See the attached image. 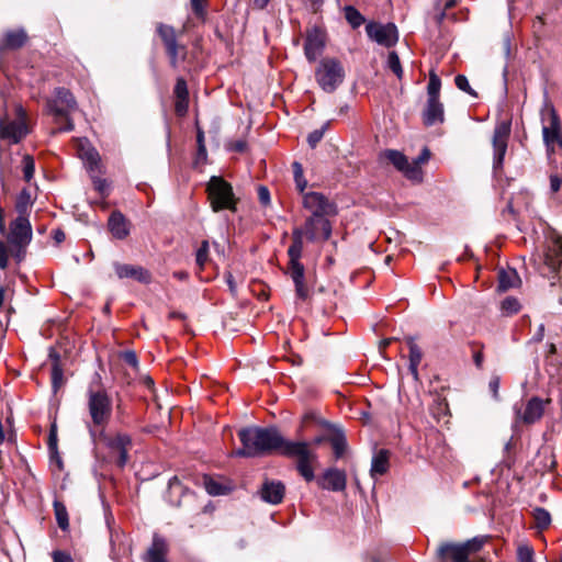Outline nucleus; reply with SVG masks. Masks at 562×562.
I'll return each mask as SVG.
<instances>
[{
    "mask_svg": "<svg viewBox=\"0 0 562 562\" xmlns=\"http://www.w3.org/2000/svg\"><path fill=\"white\" fill-rule=\"evenodd\" d=\"M189 108V99H177L175 110L176 113L180 116L187 114Z\"/></svg>",
    "mask_w": 562,
    "mask_h": 562,
    "instance_id": "nucleus-53",
    "label": "nucleus"
},
{
    "mask_svg": "<svg viewBox=\"0 0 562 562\" xmlns=\"http://www.w3.org/2000/svg\"><path fill=\"white\" fill-rule=\"evenodd\" d=\"M315 77L324 91L333 92L342 82L345 72L338 60L327 58L319 63Z\"/></svg>",
    "mask_w": 562,
    "mask_h": 562,
    "instance_id": "nucleus-7",
    "label": "nucleus"
},
{
    "mask_svg": "<svg viewBox=\"0 0 562 562\" xmlns=\"http://www.w3.org/2000/svg\"><path fill=\"white\" fill-rule=\"evenodd\" d=\"M533 517L537 527L540 529H546L551 524V516L544 508H536L533 512Z\"/></svg>",
    "mask_w": 562,
    "mask_h": 562,
    "instance_id": "nucleus-38",
    "label": "nucleus"
},
{
    "mask_svg": "<svg viewBox=\"0 0 562 562\" xmlns=\"http://www.w3.org/2000/svg\"><path fill=\"white\" fill-rule=\"evenodd\" d=\"M79 156L85 161L88 170L91 173L100 171V155L89 144L80 145Z\"/></svg>",
    "mask_w": 562,
    "mask_h": 562,
    "instance_id": "nucleus-27",
    "label": "nucleus"
},
{
    "mask_svg": "<svg viewBox=\"0 0 562 562\" xmlns=\"http://www.w3.org/2000/svg\"><path fill=\"white\" fill-rule=\"evenodd\" d=\"M443 119V104L439 100L428 99L423 113L425 125L432 126L437 123H442Z\"/></svg>",
    "mask_w": 562,
    "mask_h": 562,
    "instance_id": "nucleus-22",
    "label": "nucleus"
},
{
    "mask_svg": "<svg viewBox=\"0 0 562 562\" xmlns=\"http://www.w3.org/2000/svg\"><path fill=\"white\" fill-rule=\"evenodd\" d=\"M502 312L505 315H514L521 308L520 302L514 296H507L502 301Z\"/></svg>",
    "mask_w": 562,
    "mask_h": 562,
    "instance_id": "nucleus-35",
    "label": "nucleus"
},
{
    "mask_svg": "<svg viewBox=\"0 0 562 562\" xmlns=\"http://www.w3.org/2000/svg\"><path fill=\"white\" fill-rule=\"evenodd\" d=\"M122 358L125 361V363L133 368H136L138 366L137 356L134 351L127 350L123 352Z\"/></svg>",
    "mask_w": 562,
    "mask_h": 562,
    "instance_id": "nucleus-55",
    "label": "nucleus"
},
{
    "mask_svg": "<svg viewBox=\"0 0 562 562\" xmlns=\"http://www.w3.org/2000/svg\"><path fill=\"white\" fill-rule=\"evenodd\" d=\"M48 448H49L52 454L57 453V432H56L55 425L52 426L50 431H49Z\"/></svg>",
    "mask_w": 562,
    "mask_h": 562,
    "instance_id": "nucleus-54",
    "label": "nucleus"
},
{
    "mask_svg": "<svg viewBox=\"0 0 562 562\" xmlns=\"http://www.w3.org/2000/svg\"><path fill=\"white\" fill-rule=\"evenodd\" d=\"M99 437L103 439L105 446L111 453L117 454L115 463L119 468H124L128 461V450L132 447V438L127 434L117 432L113 437H108L103 430L99 432Z\"/></svg>",
    "mask_w": 562,
    "mask_h": 562,
    "instance_id": "nucleus-11",
    "label": "nucleus"
},
{
    "mask_svg": "<svg viewBox=\"0 0 562 562\" xmlns=\"http://www.w3.org/2000/svg\"><path fill=\"white\" fill-rule=\"evenodd\" d=\"M108 227L112 236L116 239H124L130 234V222L120 211L111 213Z\"/></svg>",
    "mask_w": 562,
    "mask_h": 562,
    "instance_id": "nucleus-20",
    "label": "nucleus"
},
{
    "mask_svg": "<svg viewBox=\"0 0 562 562\" xmlns=\"http://www.w3.org/2000/svg\"><path fill=\"white\" fill-rule=\"evenodd\" d=\"M91 178L93 180V184H94V188L95 190L104 195L106 193V190H108V183H106V180L105 179H102V178H99L94 175L91 173Z\"/></svg>",
    "mask_w": 562,
    "mask_h": 562,
    "instance_id": "nucleus-52",
    "label": "nucleus"
},
{
    "mask_svg": "<svg viewBox=\"0 0 562 562\" xmlns=\"http://www.w3.org/2000/svg\"><path fill=\"white\" fill-rule=\"evenodd\" d=\"M52 380H53V386L56 390L59 386V384L61 383V380H63V371L57 366L53 367Z\"/></svg>",
    "mask_w": 562,
    "mask_h": 562,
    "instance_id": "nucleus-56",
    "label": "nucleus"
},
{
    "mask_svg": "<svg viewBox=\"0 0 562 562\" xmlns=\"http://www.w3.org/2000/svg\"><path fill=\"white\" fill-rule=\"evenodd\" d=\"M168 544L166 540L155 535L153 538L151 546L148 548L144 561L145 562H168L167 561Z\"/></svg>",
    "mask_w": 562,
    "mask_h": 562,
    "instance_id": "nucleus-21",
    "label": "nucleus"
},
{
    "mask_svg": "<svg viewBox=\"0 0 562 562\" xmlns=\"http://www.w3.org/2000/svg\"><path fill=\"white\" fill-rule=\"evenodd\" d=\"M487 537H474L462 543L442 542L436 551L441 562H467L469 557L482 549Z\"/></svg>",
    "mask_w": 562,
    "mask_h": 562,
    "instance_id": "nucleus-6",
    "label": "nucleus"
},
{
    "mask_svg": "<svg viewBox=\"0 0 562 562\" xmlns=\"http://www.w3.org/2000/svg\"><path fill=\"white\" fill-rule=\"evenodd\" d=\"M430 158V151L428 148H424L422 150V153L418 155V157L416 159H414L413 161H411V164H417V166H422V164H425L429 160Z\"/></svg>",
    "mask_w": 562,
    "mask_h": 562,
    "instance_id": "nucleus-58",
    "label": "nucleus"
},
{
    "mask_svg": "<svg viewBox=\"0 0 562 562\" xmlns=\"http://www.w3.org/2000/svg\"><path fill=\"white\" fill-rule=\"evenodd\" d=\"M209 199L214 212L233 209V189L220 177H212L207 183Z\"/></svg>",
    "mask_w": 562,
    "mask_h": 562,
    "instance_id": "nucleus-8",
    "label": "nucleus"
},
{
    "mask_svg": "<svg viewBox=\"0 0 562 562\" xmlns=\"http://www.w3.org/2000/svg\"><path fill=\"white\" fill-rule=\"evenodd\" d=\"M114 269L120 279L131 278L145 283L150 279L148 271L138 266L114 263Z\"/></svg>",
    "mask_w": 562,
    "mask_h": 562,
    "instance_id": "nucleus-23",
    "label": "nucleus"
},
{
    "mask_svg": "<svg viewBox=\"0 0 562 562\" xmlns=\"http://www.w3.org/2000/svg\"><path fill=\"white\" fill-rule=\"evenodd\" d=\"M30 204H31L30 193L26 190H23L16 200L15 209L20 215H24V213L26 212Z\"/></svg>",
    "mask_w": 562,
    "mask_h": 562,
    "instance_id": "nucleus-44",
    "label": "nucleus"
},
{
    "mask_svg": "<svg viewBox=\"0 0 562 562\" xmlns=\"http://www.w3.org/2000/svg\"><path fill=\"white\" fill-rule=\"evenodd\" d=\"M283 454L294 459L296 471L306 482L315 479L314 464L317 462V456L310 450L307 443L283 439Z\"/></svg>",
    "mask_w": 562,
    "mask_h": 562,
    "instance_id": "nucleus-5",
    "label": "nucleus"
},
{
    "mask_svg": "<svg viewBox=\"0 0 562 562\" xmlns=\"http://www.w3.org/2000/svg\"><path fill=\"white\" fill-rule=\"evenodd\" d=\"M88 411L91 417L89 432L93 441H95V428H103L109 423L112 414V401L104 390L88 391Z\"/></svg>",
    "mask_w": 562,
    "mask_h": 562,
    "instance_id": "nucleus-3",
    "label": "nucleus"
},
{
    "mask_svg": "<svg viewBox=\"0 0 562 562\" xmlns=\"http://www.w3.org/2000/svg\"><path fill=\"white\" fill-rule=\"evenodd\" d=\"M368 37L386 48L393 47L398 41V31L394 23H380L371 21L366 25Z\"/></svg>",
    "mask_w": 562,
    "mask_h": 562,
    "instance_id": "nucleus-9",
    "label": "nucleus"
},
{
    "mask_svg": "<svg viewBox=\"0 0 562 562\" xmlns=\"http://www.w3.org/2000/svg\"><path fill=\"white\" fill-rule=\"evenodd\" d=\"M498 285L501 292H506L510 289L518 288L521 284L519 274L515 269H501L498 271Z\"/></svg>",
    "mask_w": 562,
    "mask_h": 562,
    "instance_id": "nucleus-26",
    "label": "nucleus"
},
{
    "mask_svg": "<svg viewBox=\"0 0 562 562\" xmlns=\"http://www.w3.org/2000/svg\"><path fill=\"white\" fill-rule=\"evenodd\" d=\"M380 158L392 164L407 179L416 182H420L423 180L422 167L417 166V164H411L403 153L395 149H386L381 153Z\"/></svg>",
    "mask_w": 562,
    "mask_h": 562,
    "instance_id": "nucleus-10",
    "label": "nucleus"
},
{
    "mask_svg": "<svg viewBox=\"0 0 562 562\" xmlns=\"http://www.w3.org/2000/svg\"><path fill=\"white\" fill-rule=\"evenodd\" d=\"M204 487L207 494L212 496L227 495L233 490L228 483L222 482L210 476L204 477Z\"/></svg>",
    "mask_w": 562,
    "mask_h": 562,
    "instance_id": "nucleus-30",
    "label": "nucleus"
},
{
    "mask_svg": "<svg viewBox=\"0 0 562 562\" xmlns=\"http://www.w3.org/2000/svg\"><path fill=\"white\" fill-rule=\"evenodd\" d=\"M16 113L19 119L15 121L4 122L0 120V138L8 139L13 144L19 143L27 134L23 108L18 106Z\"/></svg>",
    "mask_w": 562,
    "mask_h": 562,
    "instance_id": "nucleus-13",
    "label": "nucleus"
},
{
    "mask_svg": "<svg viewBox=\"0 0 562 562\" xmlns=\"http://www.w3.org/2000/svg\"><path fill=\"white\" fill-rule=\"evenodd\" d=\"M550 191L557 193L562 186V178L558 175H550Z\"/></svg>",
    "mask_w": 562,
    "mask_h": 562,
    "instance_id": "nucleus-57",
    "label": "nucleus"
},
{
    "mask_svg": "<svg viewBox=\"0 0 562 562\" xmlns=\"http://www.w3.org/2000/svg\"><path fill=\"white\" fill-rule=\"evenodd\" d=\"M407 345L409 348V371L415 380L418 379V366L420 364L423 352L420 348L415 342L414 338L409 337L407 339Z\"/></svg>",
    "mask_w": 562,
    "mask_h": 562,
    "instance_id": "nucleus-31",
    "label": "nucleus"
},
{
    "mask_svg": "<svg viewBox=\"0 0 562 562\" xmlns=\"http://www.w3.org/2000/svg\"><path fill=\"white\" fill-rule=\"evenodd\" d=\"M319 487L333 492H341L347 485V475L345 471L329 468L317 479Z\"/></svg>",
    "mask_w": 562,
    "mask_h": 562,
    "instance_id": "nucleus-16",
    "label": "nucleus"
},
{
    "mask_svg": "<svg viewBox=\"0 0 562 562\" xmlns=\"http://www.w3.org/2000/svg\"><path fill=\"white\" fill-rule=\"evenodd\" d=\"M331 447L335 453L336 459H339L345 453L346 449V440L344 437L337 436L331 439Z\"/></svg>",
    "mask_w": 562,
    "mask_h": 562,
    "instance_id": "nucleus-46",
    "label": "nucleus"
},
{
    "mask_svg": "<svg viewBox=\"0 0 562 562\" xmlns=\"http://www.w3.org/2000/svg\"><path fill=\"white\" fill-rule=\"evenodd\" d=\"M8 267V254L4 243L0 240V268L4 270Z\"/></svg>",
    "mask_w": 562,
    "mask_h": 562,
    "instance_id": "nucleus-60",
    "label": "nucleus"
},
{
    "mask_svg": "<svg viewBox=\"0 0 562 562\" xmlns=\"http://www.w3.org/2000/svg\"><path fill=\"white\" fill-rule=\"evenodd\" d=\"M26 33L24 30L9 31L4 34L0 49H16L24 45L26 42Z\"/></svg>",
    "mask_w": 562,
    "mask_h": 562,
    "instance_id": "nucleus-29",
    "label": "nucleus"
},
{
    "mask_svg": "<svg viewBox=\"0 0 562 562\" xmlns=\"http://www.w3.org/2000/svg\"><path fill=\"white\" fill-rule=\"evenodd\" d=\"M440 88H441L440 78L436 74L430 72L429 81H428V86H427L428 99L439 100Z\"/></svg>",
    "mask_w": 562,
    "mask_h": 562,
    "instance_id": "nucleus-36",
    "label": "nucleus"
},
{
    "mask_svg": "<svg viewBox=\"0 0 562 562\" xmlns=\"http://www.w3.org/2000/svg\"><path fill=\"white\" fill-rule=\"evenodd\" d=\"M324 130H325V126H323L322 128L315 130L312 133H310V135L307 137V142H308L311 147H315L321 142V139L324 136Z\"/></svg>",
    "mask_w": 562,
    "mask_h": 562,
    "instance_id": "nucleus-50",
    "label": "nucleus"
},
{
    "mask_svg": "<svg viewBox=\"0 0 562 562\" xmlns=\"http://www.w3.org/2000/svg\"><path fill=\"white\" fill-rule=\"evenodd\" d=\"M54 512L58 527L61 530H67L69 527V519L66 506L63 503L55 501Z\"/></svg>",
    "mask_w": 562,
    "mask_h": 562,
    "instance_id": "nucleus-32",
    "label": "nucleus"
},
{
    "mask_svg": "<svg viewBox=\"0 0 562 562\" xmlns=\"http://www.w3.org/2000/svg\"><path fill=\"white\" fill-rule=\"evenodd\" d=\"M225 280L232 294L236 293L237 286L234 277L231 272L225 274Z\"/></svg>",
    "mask_w": 562,
    "mask_h": 562,
    "instance_id": "nucleus-64",
    "label": "nucleus"
},
{
    "mask_svg": "<svg viewBox=\"0 0 562 562\" xmlns=\"http://www.w3.org/2000/svg\"><path fill=\"white\" fill-rule=\"evenodd\" d=\"M326 37L323 31L314 29L307 34L304 50L308 60L314 61L325 47Z\"/></svg>",
    "mask_w": 562,
    "mask_h": 562,
    "instance_id": "nucleus-19",
    "label": "nucleus"
},
{
    "mask_svg": "<svg viewBox=\"0 0 562 562\" xmlns=\"http://www.w3.org/2000/svg\"><path fill=\"white\" fill-rule=\"evenodd\" d=\"M54 562H74L71 557L63 551H56L53 554Z\"/></svg>",
    "mask_w": 562,
    "mask_h": 562,
    "instance_id": "nucleus-61",
    "label": "nucleus"
},
{
    "mask_svg": "<svg viewBox=\"0 0 562 562\" xmlns=\"http://www.w3.org/2000/svg\"><path fill=\"white\" fill-rule=\"evenodd\" d=\"M454 83L458 89L469 93L470 95H476L475 91L471 88L468 78L464 75H457Z\"/></svg>",
    "mask_w": 562,
    "mask_h": 562,
    "instance_id": "nucleus-47",
    "label": "nucleus"
},
{
    "mask_svg": "<svg viewBox=\"0 0 562 562\" xmlns=\"http://www.w3.org/2000/svg\"><path fill=\"white\" fill-rule=\"evenodd\" d=\"M292 169H293V178H294L296 189L300 192H303L305 190V188L307 187V181L303 175V167L299 161H294L292 164Z\"/></svg>",
    "mask_w": 562,
    "mask_h": 562,
    "instance_id": "nucleus-37",
    "label": "nucleus"
},
{
    "mask_svg": "<svg viewBox=\"0 0 562 562\" xmlns=\"http://www.w3.org/2000/svg\"><path fill=\"white\" fill-rule=\"evenodd\" d=\"M165 47H166L167 54L170 58L171 66L173 68H176L178 66V61H179V50H182L184 53V47L179 46L178 42L175 44H171V45H167Z\"/></svg>",
    "mask_w": 562,
    "mask_h": 562,
    "instance_id": "nucleus-45",
    "label": "nucleus"
},
{
    "mask_svg": "<svg viewBox=\"0 0 562 562\" xmlns=\"http://www.w3.org/2000/svg\"><path fill=\"white\" fill-rule=\"evenodd\" d=\"M12 256L18 260L22 261L24 259L26 247H20V246H10Z\"/></svg>",
    "mask_w": 562,
    "mask_h": 562,
    "instance_id": "nucleus-59",
    "label": "nucleus"
},
{
    "mask_svg": "<svg viewBox=\"0 0 562 562\" xmlns=\"http://www.w3.org/2000/svg\"><path fill=\"white\" fill-rule=\"evenodd\" d=\"M549 402V400L543 401L538 396L531 397L527 402L524 412H518L519 419L528 425L537 423L543 416L546 405Z\"/></svg>",
    "mask_w": 562,
    "mask_h": 562,
    "instance_id": "nucleus-17",
    "label": "nucleus"
},
{
    "mask_svg": "<svg viewBox=\"0 0 562 562\" xmlns=\"http://www.w3.org/2000/svg\"><path fill=\"white\" fill-rule=\"evenodd\" d=\"M238 438L241 447L234 452L236 457H262L281 448V434L277 427H245L238 431Z\"/></svg>",
    "mask_w": 562,
    "mask_h": 562,
    "instance_id": "nucleus-1",
    "label": "nucleus"
},
{
    "mask_svg": "<svg viewBox=\"0 0 562 562\" xmlns=\"http://www.w3.org/2000/svg\"><path fill=\"white\" fill-rule=\"evenodd\" d=\"M499 385H501L499 376L498 375L492 376L488 382V390L495 400L499 398V395H498Z\"/></svg>",
    "mask_w": 562,
    "mask_h": 562,
    "instance_id": "nucleus-51",
    "label": "nucleus"
},
{
    "mask_svg": "<svg viewBox=\"0 0 562 562\" xmlns=\"http://www.w3.org/2000/svg\"><path fill=\"white\" fill-rule=\"evenodd\" d=\"M345 18L353 29L364 23L363 15L352 5L345 7Z\"/></svg>",
    "mask_w": 562,
    "mask_h": 562,
    "instance_id": "nucleus-33",
    "label": "nucleus"
},
{
    "mask_svg": "<svg viewBox=\"0 0 562 562\" xmlns=\"http://www.w3.org/2000/svg\"><path fill=\"white\" fill-rule=\"evenodd\" d=\"M517 560L518 562H533V549L527 544H520L517 548Z\"/></svg>",
    "mask_w": 562,
    "mask_h": 562,
    "instance_id": "nucleus-43",
    "label": "nucleus"
},
{
    "mask_svg": "<svg viewBox=\"0 0 562 562\" xmlns=\"http://www.w3.org/2000/svg\"><path fill=\"white\" fill-rule=\"evenodd\" d=\"M544 337V325L540 324L529 342H540Z\"/></svg>",
    "mask_w": 562,
    "mask_h": 562,
    "instance_id": "nucleus-63",
    "label": "nucleus"
},
{
    "mask_svg": "<svg viewBox=\"0 0 562 562\" xmlns=\"http://www.w3.org/2000/svg\"><path fill=\"white\" fill-rule=\"evenodd\" d=\"M209 241L207 240H203L201 243V246L199 247V249L196 250V255H195V261H196V265L200 269H203L206 261H207V258H209Z\"/></svg>",
    "mask_w": 562,
    "mask_h": 562,
    "instance_id": "nucleus-42",
    "label": "nucleus"
},
{
    "mask_svg": "<svg viewBox=\"0 0 562 562\" xmlns=\"http://www.w3.org/2000/svg\"><path fill=\"white\" fill-rule=\"evenodd\" d=\"M387 67L396 75L398 79L403 77V68L396 52H390L387 56Z\"/></svg>",
    "mask_w": 562,
    "mask_h": 562,
    "instance_id": "nucleus-40",
    "label": "nucleus"
},
{
    "mask_svg": "<svg viewBox=\"0 0 562 562\" xmlns=\"http://www.w3.org/2000/svg\"><path fill=\"white\" fill-rule=\"evenodd\" d=\"M190 1H191L193 12L198 15L203 14L205 0H190Z\"/></svg>",
    "mask_w": 562,
    "mask_h": 562,
    "instance_id": "nucleus-62",
    "label": "nucleus"
},
{
    "mask_svg": "<svg viewBox=\"0 0 562 562\" xmlns=\"http://www.w3.org/2000/svg\"><path fill=\"white\" fill-rule=\"evenodd\" d=\"M430 411L437 419H439L441 416H446L448 412V404L446 400L437 396L430 407Z\"/></svg>",
    "mask_w": 562,
    "mask_h": 562,
    "instance_id": "nucleus-41",
    "label": "nucleus"
},
{
    "mask_svg": "<svg viewBox=\"0 0 562 562\" xmlns=\"http://www.w3.org/2000/svg\"><path fill=\"white\" fill-rule=\"evenodd\" d=\"M260 498L269 504L281 503V482L273 480H266L259 491Z\"/></svg>",
    "mask_w": 562,
    "mask_h": 562,
    "instance_id": "nucleus-24",
    "label": "nucleus"
},
{
    "mask_svg": "<svg viewBox=\"0 0 562 562\" xmlns=\"http://www.w3.org/2000/svg\"><path fill=\"white\" fill-rule=\"evenodd\" d=\"M258 199H259V202L263 206L270 205V202H271L270 191H269V189L267 187H265V186H259L258 187Z\"/></svg>",
    "mask_w": 562,
    "mask_h": 562,
    "instance_id": "nucleus-49",
    "label": "nucleus"
},
{
    "mask_svg": "<svg viewBox=\"0 0 562 562\" xmlns=\"http://www.w3.org/2000/svg\"><path fill=\"white\" fill-rule=\"evenodd\" d=\"M22 171L24 176L25 181H31V179L34 177L35 171V162L32 156L24 155L22 159Z\"/></svg>",
    "mask_w": 562,
    "mask_h": 562,
    "instance_id": "nucleus-39",
    "label": "nucleus"
},
{
    "mask_svg": "<svg viewBox=\"0 0 562 562\" xmlns=\"http://www.w3.org/2000/svg\"><path fill=\"white\" fill-rule=\"evenodd\" d=\"M303 205L311 211L312 217H321L335 213V206L319 192H307L303 195Z\"/></svg>",
    "mask_w": 562,
    "mask_h": 562,
    "instance_id": "nucleus-15",
    "label": "nucleus"
},
{
    "mask_svg": "<svg viewBox=\"0 0 562 562\" xmlns=\"http://www.w3.org/2000/svg\"><path fill=\"white\" fill-rule=\"evenodd\" d=\"M510 134V124L507 122L498 123L493 133V168L495 170L503 167L504 157L507 151V142Z\"/></svg>",
    "mask_w": 562,
    "mask_h": 562,
    "instance_id": "nucleus-12",
    "label": "nucleus"
},
{
    "mask_svg": "<svg viewBox=\"0 0 562 562\" xmlns=\"http://www.w3.org/2000/svg\"><path fill=\"white\" fill-rule=\"evenodd\" d=\"M157 32L161 37L165 46L177 43L176 32L172 26L160 23L157 26Z\"/></svg>",
    "mask_w": 562,
    "mask_h": 562,
    "instance_id": "nucleus-34",
    "label": "nucleus"
},
{
    "mask_svg": "<svg viewBox=\"0 0 562 562\" xmlns=\"http://www.w3.org/2000/svg\"><path fill=\"white\" fill-rule=\"evenodd\" d=\"M390 468V451L386 449H381L376 453H374L371 462L370 473L372 477H376L378 475H383L387 472Z\"/></svg>",
    "mask_w": 562,
    "mask_h": 562,
    "instance_id": "nucleus-28",
    "label": "nucleus"
},
{
    "mask_svg": "<svg viewBox=\"0 0 562 562\" xmlns=\"http://www.w3.org/2000/svg\"><path fill=\"white\" fill-rule=\"evenodd\" d=\"M302 252L303 231L295 229L292 234V244L288 249L289 261L286 270L283 269V273H285L292 281L296 297L305 301L311 296L313 284L304 265L301 261Z\"/></svg>",
    "mask_w": 562,
    "mask_h": 562,
    "instance_id": "nucleus-2",
    "label": "nucleus"
},
{
    "mask_svg": "<svg viewBox=\"0 0 562 562\" xmlns=\"http://www.w3.org/2000/svg\"><path fill=\"white\" fill-rule=\"evenodd\" d=\"M544 262L552 270H557L562 266V236L552 235L549 238Z\"/></svg>",
    "mask_w": 562,
    "mask_h": 562,
    "instance_id": "nucleus-18",
    "label": "nucleus"
},
{
    "mask_svg": "<svg viewBox=\"0 0 562 562\" xmlns=\"http://www.w3.org/2000/svg\"><path fill=\"white\" fill-rule=\"evenodd\" d=\"M316 228L322 231L324 239H328L331 234V227L328 220L321 217H310L306 221V234L310 240H314L317 237Z\"/></svg>",
    "mask_w": 562,
    "mask_h": 562,
    "instance_id": "nucleus-25",
    "label": "nucleus"
},
{
    "mask_svg": "<svg viewBox=\"0 0 562 562\" xmlns=\"http://www.w3.org/2000/svg\"><path fill=\"white\" fill-rule=\"evenodd\" d=\"M77 102L72 93L66 88H57L54 99L47 101V112L55 117L56 123L60 124V132H70L74 130V123L69 117V112L76 110Z\"/></svg>",
    "mask_w": 562,
    "mask_h": 562,
    "instance_id": "nucleus-4",
    "label": "nucleus"
},
{
    "mask_svg": "<svg viewBox=\"0 0 562 562\" xmlns=\"http://www.w3.org/2000/svg\"><path fill=\"white\" fill-rule=\"evenodd\" d=\"M175 95L177 99H189L187 82L183 78H178L175 86Z\"/></svg>",
    "mask_w": 562,
    "mask_h": 562,
    "instance_id": "nucleus-48",
    "label": "nucleus"
},
{
    "mask_svg": "<svg viewBox=\"0 0 562 562\" xmlns=\"http://www.w3.org/2000/svg\"><path fill=\"white\" fill-rule=\"evenodd\" d=\"M32 240V226L25 215H19L10 223L8 241L10 246L27 247Z\"/></svg>",
    "mask_w": 562,
    "mask_h": 562,
    "instance_id": "nucleus-14",
    "label": "nucleus"
}]
</instances>
